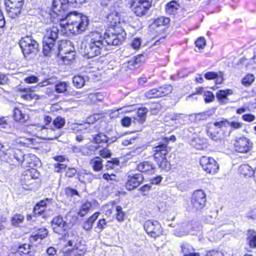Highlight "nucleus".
Returning <instances> with one entry per match:
<instances>
[{
	"instance_id": "f257e3e1",
	"label": "nucleus",
	"mask_w": 256,
	"mask_h": 256,
	"mask_svg": "<svg viewBox=\"0 0 256 256\" xmlns=\"http://www.w3.org/2000/svg\"><path fill=\"white\" fill-rule=\"evenodd\" d=\"M58 20H60V26L66 34L76 35L82 34L88 24V18L75 11L69 12L64 18H58Z\"/></svg>"
},
{
	"instance_id": "f03ea898",
	"label": "nucleus",
	"mask_w": 256,
	"mask_h": 256,
	"mask_svg": "<svg viewBox=\"0 0 256 256\" xmlns=\"http://www.w3.org/2000/svg\"><path fill=\"white\" fill-rule=\"evenodd\" d=\"M105 46L102 34L98 32H91L88 36L87 42L81 44V52L88 58H93L100 54Z\"/></svg>"
},
{
	"instance_id": "7ed1b4c3",
	"label": "nucleus",
	"mask_w": 256,
	"mask_h": 256,
	"mask_svg": "<svg viewBox=\"0 0 256 256\" xmlns=\"http://www.w3.org/2000/svg\"><path fill=\"white\" fill-rule=\"evenodd\" d=\"M228 121L226 120L209 123L207 124V132L210 138L213 140L220 141L224 138V136L222 132V129L227 126Z\"/></svg>"
},
{
	"instance_id": "20e7f679",
	"label": "nucleus",
	"mask_w": 256,
	"mask_h": 256,
	"mask_svg": "<svg viewBox=\"0 0 256 256\" xmlns=\"http://www.w3.org/2000/svg\"><path fill=\"white\" fill-rule=\"evenodd\" d=\"M19 44L24 56L36 52L38 46V42L31 36L22 38Z\"/></svg>"
},
{
	"instance_id": "39448f33",
	"label": "nucleus",
	"mask_w": 256,
	"mask_h": 256,
	"mask_svg": "<svg viewBox=\"0 0 256 256\" xmlns=\"http://www.w3.org/2000/svg\"><path fill=\"white\" fill-rule=\"evenodd\" d=\"M126 36L125 32L120 29V32H118L117 33L110 32H106L103 39L104 43L106 44L108 46H118L124 40Z\"/></svg>"
},
{
	"instance_id": "423d86ee",
	"label": "nucleus",
	"mask_w": 256,
	"mask_h": 256,
	"mask_svg": "<svg viewBox=\"0 0 256 256\" xmlns=\"http://www.w3.org/2000/svg\"><path fill=\"white\" fill-rule=\"evenodd\" d=\"M152 0H134L131 4L132 12L138 16L146 14L152 6Z\"/></svg>"
},
{
	"instance_id": "0eeeda50",
	"label": "nucleus",
	"mask_w": 256,
	"mask_h": 256,
	"mask_svg": "<svg viewBox=\"0 0 256 256\" xmlns=\"http://www.w3.org/2000/svg\"><path fill=\"white\" fill-rule=\"evenodd\" d=\"M4 4L8 16L14 18L20 13L24 2L23 0H4Z\"/></svg>"
},
{
	"instance_id": "6e6552de",
	"label": "nucleus",
	"mask_w": 256,
	"mask_h": 256,
	"mask_svg": "<svg viewBox=\"0 0 256 256\" xmlns=\"http://www.w3.org/2000/svg\"><path fill=\"white\" fill-rule=\"evenodd\" d=\"M144 228L148 234L154 238L160 236L162 232L161 224L156 220L146 221Z\"/></svg>"
},
{
	"instance_id": "1a4fd4ad",
	"label": "nucleus",
	"mask_w": 256,
	"mask_h": 256,
	"mask_svg": "<svg viewBox=\"0 0 256 256\" xmlns=\"http://www.w3.org/2000/svg\"><path fill=\"white\" fill-rule=\"evenodd\" d=\"M200 164L204 171L211 174L217 172L219 168L218 165L214 159L206 156H203L200 158Z\"/></svg>"
},
{
	"instance_id": "9d476101",
	"label": "nucleus",
	"mask_w": 256,
	"mask_h": 256,
	"mask_svg": "<svg viewBox=\"0 0 256 256\" xmlns=\"http://www.w3.org/2000/svg\"><path fill=\"white\" fill-rule=\"evenodd\" d=\"M206 202V194L202 190L194 192L192 196L191 204L195 210L202 209Z\"/></svg>"
},
{
	"instance_id": "9b49d317",
	"label": "nucleus",
	"mask_w": 256,
	"mask_h": 256,
	"mask_svg": "<svg viewBox=\"0 0 256 256\" xmlns=\"http://www.w3.org/2000/svg\"><path fill=\"white\" fill-rule=\"evenodd\" d=\"M143 180L144 178L141 174L129 172L127 174L126 188L128 190H134L142 184Z\"/></svg>"
},
{
	"instance_id": "f8f14e48",
	"label": "nucleus",
	"mask_w": 256,
	"mask_h": 256,
	"mask_svg": "<svg viewBox=\"0 0 256 256\" xmlns=\"http://www.w3.org/2000/svg\"><path fill=\"white\" fill-rule=\"evenodd\" d=\"M234 146L238 152L246 153L251 150L252 143L248 138L243 136L236 138Z\"/></svg>"
},
{
	"instance_id": "ddd939ff",
	"label": "nucleus",
	"mask_w": 256,
	"mask_h": 256,
	"mask_svg": "<svg viewBox=\"0 0 256 256\" xmlns=\"http://www.w3.org/2000/svg\"><path fill=\"white\" fill-rule=\"evenodd\" d=\"M172 86L170 85H164L158 88H153L145 93V96L148 98L162 97L170 93Z\"/></svg>"
},
{
	"instance_id": "4468645a",
	"label": "nucleus",
	"mask_w": 256,
	"mask_h": 256,
	"mask_svg": "<svg viewBox=\"0 0 256 256\" xmlns=\"http://www.w3.org/2000/svg\"><path fill=\"white\" fill-rule=\"evenodd\" d=\"M52 228L55 233L63 234L68 228V225L61 216H58L53 218Z\"/></svg>"
},
{
	"instance_id": "2eb2a0df",
	"label": "nucleus",
	"mask_w": 256,
	"mask_h": 256,
	"mask_svg": "<svg viewBox=\"0 0 256 256\" xmlns=\"http://www.w3.org/2000/svg\"><path fill=\"white\" fill-rule=\"evenodd\" d=\"M35 129L41 132V136L44 139L52 140L58 138V134L56 130L52 126H35Z\"/></svg>"
},
{
	"instance_id": "dca6fc26",
	"label": "nucleus",
	"mask_w": 256,
	"mask_h": 256,
	"mask_svg": "<svg viewBox=\"0 0 256 256\" xmlns=\"http://www.w3.org/2000/svg\"><path fill=\"white\" fill-rule=\"evenodd\" d=\"M56 42L43 40V53L46 56H50L52 54H56L58 47L55 45Z\"/></svg>"
},
{
	"instance_id": "f3484780",
	"label": "nucleus",
	"mask_w": 256,
	"mask_h": 256,
	"mask_svg": "<svg viewBox=\"0 0 256 256\" xmlns=\"http://www.w3.org/2000/svg\"><path fill=\"white\" fill-rule=\"evenodd\" d=\"M152 151L154 152V160L165 158L168 152L167 146L164 144L154 146Z\"/></svg>"
},
{
	"instance_id": "a211bd4d",
	"label": "nucleus",
	"mask_w": 256,
	"mask_h": 256,
	"mask_svg": "<svg viewBox=\"0 0 256 256\" xmlns=\"http://www.w3.org/2000/svg\"><path fill=\"white\" fill-rule=\"evenodd\" d=\"M68 4L66 0H54L52 8L54 13L59 17L67 8Z\"/></svg>"
},
{
	"instance_id": "6ab92c4d",
	"label": "nucleus",
	"mask_w": 256,
	"mask_h": 256,
	"mask_svg": "<svg viewBox=\"0 0 256 256\" xmlns=\"http://www.w3.org/2000/svg\"><path fill=\"white\" fill-rule=\"evenodd\" d=\"M192 228V224L190 222H182L178 226V227L174 230V234L179 237L184 236L190 232Z\"/></svg>"
},
{
	"instance_id": "aec40b11",
	"label": "nucleus",
	"mask_w": 256,
	"mask_h": 256,
	"mask_svg": "<svg viewBox=\"0 0 256 256\" xmlns=\"http://www.w3.org/2000/svg\"><path fill=\"white\" fill-rule=\"evenodd\" d=\"M22 166L24 168L26 167L32 168L38 166L39 163L38 158L32 154H26Z\"/></svg>"
},
{
	"instance_id": "412c9836",
	"label": "nucleus",
	"mask_w": 256,
	"mask_h": 256,
	"mask_svg": "<svg viewBox=\"0 0 256 256\" xmlns=\"http://www.w3.org/2000/svg\"><path fill=\"white\" fill-rule=\"evenodd\" d=\"M59 32L57 26H52L47 28L43 40L56 42L58 38Z\"/></svg>"
},
{
	"instance_id": "4be33fe9",
	"label": "nucleus",
	"mask_w": 256,
	"mask_h": 256,
	"mask_svg": "<svg viewBox=\"0 0 256 256\" xmlns=\"http://www.w3.org/2000/svg\"><path fill=\"white\" fill-rule=\"evenodd\" d=\"M186 115L184 114H167L165 116V121H172L175 124H182L184 122V118H186Z\"/></svg>"
},
{
	"instance_id": "5701e85b",
	"label": "nucleus",
	"mask_w": 256,
	"mask_h": 256,
	"mask_svg": "<svg viewBox=\"0 0 256 256\" xmlns=\"http://www.w3.org/2000/svg\"><path fill=\"white\" fill-rule=\"evenodd\" d=\"M13 117L15 121L22 124L27 122L29 118L28 114L22 112L18 108L14 109Z\"/></svg>"
},
{
	"instance_id": "b1692460",
	"label": "nucleus",
	"mask_w": 256,
	"mask_h": 256,
	"mask_svg": "<svg viewBox=\"0 0 256 256\" xmlns=\"http://www.w3.org/2000/svg\"><path fill=\"white\" fill-rule=\"evenodd\" d=\"M148 110L146 108H142L138 110L136 112V116L133 117V122L142 124L146 120Z\"/></svg>"
},
{
	"instance_id": "393cba45",
	"label": "nucleus",
	"mask_w": 256,
	"mask_h": 256,
	"mask_svg": "<svg viewBox=\"0 0 256 256\" xmlns=\"http://www.w3.org/2000/svg\"><path fill=\"white\" fill-rule=\"evenodd\" d=\"M10 152V154H8L10 156H13L18 163L22 164V162L24 160L26 154H24L23 152L18 149H12L9 148L8 152Z\"/></svg>"
},
{
	"instance_id": "a878e982",
	"label": "nucleus",
	"mask_w": 256,
	"mask_h": 256,
	"mask_svg": "<svg viewBox=\"0 0 256 256\" xmlns=\"http://www.w3.org/2000/svg\"><path fill=\"white\" fill-rule=\"evenodd\" d=\"M184 256H200L198 252H194V249L188 244H183L181 246Z\"/></svg>"
},
{
	"instance_id": "bb28decb",
	"label": "nucleus",
	"mask_w": 256,
	"mask_h": 256,
	"mask_svg": "<svg viewBox=\"0 0 256 256\" xmlns=\"http://www.w3.org/2000/svg\"><path fill=\"white\" fill-rule=\"evenodd\" d=\"M103 160L98 156L90 160V164L94 172H100L103 168Z\"/></svg>"
},
{
	"instance_id": "cd10ccee",
	"label": "nucleus",
	"mask_w": 256,
	"mask_h": 256,
	"mask_svg": "<svg viewBox=\"0 0 256 256\" xmlns=\"http://www.w3.org/2000/svg\"><path fill=\"white\" fill-rule=\"evenodd\" d=\"M144 56L142 54L134 57L128 62L127 66L131 70L138 68L140 64L144 60Z\"/></svg>"
},
{
	"instance_id": "c85d7f7f",
	"label": "nucleus",
	"mask_w": 256,
	"mask_h": 256,
	"mask_svg": "<svg viewBox=\"0 0 256 256\" xmlns=\"http://www.w3.org/2000/svg\"><path fill=\"white\" fill-rule=\"evenodd\" d=\"M246 242L250 248H256V232L249 230L247 232Z\"/></svg>"
},
{
	"instance_id": "c756f323",
	"label": "nucleus",
	"mask_w": 256,
	"mask_h": 256,
	"mask_svg": "<svg viewBox=\"0 0 256 256\" xmlns=\"http://www.w3.org/2000/svg\"><path fill=\"white\" fill-rule=\"evenodd\" d=\"M107 20L112 26L115 27L120 23V14L116 12H113L108 15Z\"/></svg>"
},
{
	"instance_id": "7c9ffc66",
	"label": "nucleus",
	"mask_w": 256,
	"mask_h": 256,
	"mask_svg": "<svg viewBox=\"0 0 256 256\" xmlns=\"http://www.w3.org/2000/svg\"><path fill=\"white\" fill-rule=\"evenodd\" d=\"M51 199L46 198L38 203L34 208V212L36 214L41 215L44 211L46 206V202H51Z\"/></svg>"
},
{
	"instance_id": "2f4dec72",
	"label": "nucleus",
	"mask_w": 256,
	"mask_h": 256,
	"mask_svg": "<svg viewBox=\"0 0 256 256\" xmlns=\"http://www.w3.org/2000/svg\"><path fill=\"white\" fill-rule=\"evenodd\" d=\"M20 90L26 92V94L21 96V97L24 100H32V99L38 98V96L32 92L30 88H21L20 89Z\"/></svg>"
},
{
	"instance_id": "473e14b6",
	"label": "nucleus",
	"mask_w": 256,
	"mask_h": 256,
	"mask_svg": "<svg viewBox=\"0 0 256 256\" xmlns=\"http://www.w3.org/2000/svg\"><path fill=\"white\" fill-rule=\"evenodd\" d=\"M239 172L245 177H250L254 175V170L248 164H242L239 168Z\"/></svg>"
},
{
	"instance_id": "72a5a7b5",
	"label": "nucleus",
	"mask_w": 256,
	"mask_h": 256,
	"mask_svg": "<svg viewBox=\"0 0 256 256\" xmlns=\"http://www.w3.org/2000/svg\"><path fill=\"white\" fill-rule=\"evenodd\" d=\"M86 251L85 247L81 246L74 248L69 253L64 254V256H84Z\"/></svg>"
},
{
	"instance_id": "f704fd0d",
	"label": "nucleus",
	"mask_w": 256,
	"mask_h": 256,
	"mask_svg": "<svg viewBox=\"0 0 256 256\" xmlns=\"http://www.w3.org/2000/svg\"><path fill=\"white\" fill-rule=\"evenodd\" d=\"M92 136V142L96 144H102L108 142L109 138L104 133L100 132Z\"/></svg>"
},
{
	"instance_id": "c9c22d12",
	"label": "nucleus",
	"mask_w": 256,
	"mask_h": 256,
	"mask_svg": "<svg viewBox=\"0 0 256 256\" xmlns=\"http://www.w3.org/2000/svg\"><path fill=\"white\" fill-rule=\"evenodd\" d=\"M138 170L142 172H148L154 170V166L152 164L149 162H144L140 163L137 166Z\"/></svg>"
},
{
	"instance_id": "e433bc0d",
	"label": "nucleus",
	"mask_w": 256,
	"mask_h": 256,
	"mask_svg": "<svg viewBox=\"0 0 256 256\" xmlns=\"http://www.w3.org/2000/svg\"><path fill=\"white\" fill-rule=\"evenodd\" d=\"M68 238H69L68 241V244L70 246H76V248L78 247L76 246V242L78 238V236L76 232L74 230H72L68 234Z\"/></svg>"
},
{
	"instance_id": "4c0bfd02",
	"label": "nucleus",
	"mask_w": 256,
	"mask_h": 256,
	"mask_svg": "<svg viewBox=\"0 0 256 256\" xmlns=\"http://www.w3.org/2000/svg\"><path fill=\"white\" fill-rule=\"evenodd\" d=\"M72 151L76 154H82L84 156H90L91 154L90 151L89 150L86 146H74L72 148Z\"/></svg>"
},
{
	"instance_id": "58836bf2",
	"label": "nucleus",
	"mask_w": 256,
	"mask_h": 256,
	"mask_svg": "<svg viewBox=\"0 0 256 256\" xmlns=\"http://www.w3.org/2000/svg\"><path fill=\"white\" fill-rule=\"evenodd\" d=\"M86 79L80 76H76L73 78L72 82L77 88H81L84 86Z\"/></svg>"
},
{
	"instance_id": "ea45409f",
	"label": "nucleus",
	"mask_w": 256,
	"mask_h": 256,
	"mask_svg": "<svg viewBox=\"0 0 256 256\" xmlns=\"http://www.w3.org/2000/svg\"><path fill=\"white\" fill-rule=\"evenodd\" d=\"M70 44L71 42L69 40H62L58 46L59 52H63L64 53L66 54L71 52V48L70 50L65 49L67 46H70Z\"/></svg>"
},
{
	"instance_id": "a19ab883",
	"label": "nucleus",
	"mask_w": 256,
	"mask_h": 256,
	"mask_svg": "<svg viewBox=\"0 0 256 256\" xmlns=\"http://www.w3.org/2000/svg\"><path fill=\"white\" fill-rule=\"evenodd\" d=\"M92 204L90 202H86L82 204L80 206L78 214L80 216H84L89 211L91 208Z\"/></svg>"
},
{
	"instance_id": "79ce46f5",
	"label": "nucleus",
	"mask_w": 256,
	"mask_h": 256,
	"mask_svg": "<svg viewBox=\"0 0 256 256\" xmlns=\"http://www.w3.org/2000/svg\"><path fill=\"white\" fill-rule=\"evenodd\" d=\"M178 4L175 1H172L166 5V11L168 14H172L178 8Z\"/></svg>"
},
{
	"instance_id": "37998d69",
	"label": "nucleus",
	"mask_w": 256,
	"mask_h": 256,
	"mask_svg": "<svg viewBox=\"0 0 256 256\" xmlns=\"http://www.w3.org/2000/svg\"><path fill=\"white\" fill-rule=\"evenodd\" d=\"M116 220L120 222H123L125 219L126 214L122 210V208L120 206H116Z\"/></svg>"
},
{
	"instance_id": "c03bdc74",
	"label": "nucleus",
	"mask_w": 256,
	"mask_h": 256,
	"mask_svg": "<svg viewBox=\"0 0 256 256\" xmlns=\"http://www.w3.org/2000/svg\"><path fill=\"white\" fill-rule=\"evenodd\" d=\"M24 218V217L23 215L16 214L12 218V224L14 226H18L23 222Z\"/></svg>"
},
{
	"instance_id": "a18cd8bd",
	"label": "nucleus",
	"mask_w": 256,
	"mask_h": 256,
	"mask_svg": "<svg viewBox=\"0 0 256 256\" xmlns=\"http://www.w3.org/2000/svg\"><path fill=\"white\" fill-rule=\"evenodd\" d=\"M54 126H52L54 129H59L62 128L64 124H65V120L64 118L58 116L56 118L53 122L52 124Z\"/></svg>"
},
{
	"instance_id": "49530a36",
	"label": "nucleus",
	"mask_w": 256,
	"mask_h": 256,
	"mask_svg": "<svg viewBox=\"0 0 256 256\" xmlns=\"http://www.w3.org/2000/svg\"><path fill=\"white\" fill-rule=\"evenodd\" d=\"M154 160L159 166L160 168L166 170H168L170 169V164L166 160V157L162 158V159H158V160Z\"/></svg>"
},
{
	"instance_id": "de8ad7c7",
	"label": "nucleus",
	"mask_w": 256,
	"mask_h": 256,
	"mask_svg": "<svg viewBox=\"0 0 256 256\" xmlns=\"http://www.w3.org/2000/svg\"><path fill=\"white\" fill-rule=\"evenodd\" d=\"M254 80V76L253 74H248L242 79V83L244 86H248L252 83Z\"/></svg>"
},
{
	"instance_id": "09e8293b",
	"label": "nucleus",
	"mask_w": 256,
	"mask_h": 256,
	"mask_svg": "<svg viewBox=\"0 0 256 256\" xmlns=\"http://www.w3.org/2000/svg\"><path fill=\"white\" fill-rule=\"evenodd\" d=\"M195 44L198 50L196 52H200L201 49H203L206 45V40L204 37H200L195 42Z\"/></svg>"
},
{
	"instance_id": "8fccbe9b",
	"label": "nucleus",
	"mask_w": 256,
	"mask_h": 256,
	"mask_svg": "<svg viewBox=\"0 0 256 256\" xmlns=\"http://www.w3.org/2000/svg\"><path fill=\"white\" fill-rule=\"evenodd\" d=\"M170 22V19L168 18L160 17L154 20V24L156 26H159L168 24Z\"/></svg>"
},
{
	"instance_id": "3c124183",
	"label": "nucleus",
	"mask_w": 256,
	"mask_h": 256,
	"mask_svg": "<svg viewBox=\"0 0 256 256\" xmlns=\"http://www.w3.org/2000/svg\"><path fill=\"white\" fill-rule=\"evenodd\" d=\"M232 94V90H220L217 93V98L220 100H222L226 98L228 95Z\"/></svg>"
},
{
	"instance_id": "603ef678",
	"label": "nucleus",
	"mask_w": 256,
	"mask_h": 256,
	"mask_svg": "<svg viewBox=\"0 0 256 256\" xmlns=\"http://www.w3.org/2000/svg\"><path fill=\"white\" fill-rule=\"evenodd\" d=\"M68 88L67 84L65 82H60L56 86L55 89L56 92L58 93H62L65 92Z\"/></svg>"
},
{
	"instance_id": "864d4df0",
	"label": "nucleus",
	"mask_w": 256,
	"mask_h": 256,
	"mask_svg": "<svg viewBox=\"0 0 256 256\" xmlns=\"http://www.w3.org/2000/svg\"><path fill=\"white\" fill-rule=\"evenodd\" d=\"M22 180V182L24 184L30 185L32 184V182L34 180L32 178H31L30 176H28V174H27V172L26 170L23 174Z\"/></svg>"
},
{
	"instance_id": "5fc2aeb1",
	"label": "nucleus",
	"mask_w": 256,
	"mask_h": 256,
	"mask_svg": "<svg viewBox=\"0 0 256 256\" xmlns=\"http://www.w3.org/2000/svg\"><path fill=\"white\" fill-rule=\"evenodd\" d=\"M26 171L27 172V174H28V176H30L31 178H32L34 180L38 178L40 176V173L38 170L33 168L26 170Z\"/></svg>"
},
{
	"instance_id": "6e6d98bb",
	"label": "nucleus",
	"mask_w": 256,
	"mask_h": 256,
	"mask_svg": "<svg viewBox=\"0 0 256 256\" xmlns=\"http://www.w3.org/2000/svg\"><path fill=\"white\" fill-rule=\"evenodd\" d=\"M141 38H134L131 42V46L134 50H138L141 46Z\"/></svg>"
},
{
	"instance_id": "4d7b16f0",
	"label": "nucleus",
	"mask_w": 256,
	"mask_h": 256,
	"mask_svg": "<svg viewBox=\"0 0 256 256\" xmlns=\"http://www.w3.org/2000/svg\"><path fill=\"white\" fill-rule=\"evenodd\" d=\"M89 98L93 102L100 101L103 99V96L100 93H94L89 94Z\"/></svg>"
},
{
	"instance_id": "13d9d810",
	"label": "nucleus",
	"mask_w": 256,
	"mask_h": 256,
	"mask_svg": "<svg viewBox=\"0 0 256 256\" xmlns=\"http://www.w3.org/2000/svg\"><path fill=\"white\" fill-rule=\"evenodd\" d=\"M208 112H202L195 114V119L196 120H206L210 116Z\"/></svg>"
},
{
	"instance_id": "bf43d9fd",
	"label": "nucleus",
	"mask_w": 256,
	"mask_h": 256,
	"mask_svg": "<svg viewBox=\"0 0 256 256\" xmlns=\"http://www.w3.org/2000/svg\"><path fill=\"white\" fill-rule=\"evenodd\" d=\"M48 235V232L46 229L42 231V234H40L39 232L36 234L32 236L31 240L37 241L38 238L42 240Z\"/></svg>"
},
{
	"instance_id": "052dcab7",
	"label": "nucleus",
	"mask_w": 256,
	"mask_h": 256,
	"mask_svg": "<svg viewBox=\"0 0 256 256\" xmlns=\"http://www.w3.org/2000/svg\"><path fill=\"white\" fill-rule=\"evenodd\" d=\"M201 140L199 138H196L192 142V144L198 150H202L204 148L203 142L201 144Z\"/></svg>"
},
{
	"instance_id": "680f3d73",
	"label": "nucleus",
	"mask_w": 256,
	"mask_h": 256,
	"mask_svg": "<svg viewBox=\"0 0 256 256\" xmlns=\"http://www.w3.org/2000/svg\"><path fill=\"white\" fill-rule=\"evenodd\" d=\"M78 180L82 182H86V176H87L88 174L86 172V170H82L78 172Z\"/></svg>"
},
{
	"instance_id": "e2e57ef3",
	"label": "nucleus",
	"mask_w": 256,
	"mask_h": 256,
	"mask_svg": "<svg viewBox=\"0 0 256 256\" xmlns=\"http://www.w3.org/2000/svg\"><path fill=\"white\" fill-rule=\"evenodd\" d=\"M204 101L206 102H212L214 98V94L211 92H206L204 94Z\"/></svg>"
},
{
	"instance_id": "0e129e2a",
	"label": "nucleus",
	"mask_w": 256,
	"mask_h": 256,
	"mask_svg": "<svg viewBox=\"0 0 256 256\" xmlns=\"http://www.w3.org/2000/svg\"><path fill=\"white\" fill-rule=\"evenodd\" d=\"M24 80L28 84H34L38 82V79L36 76H32L26 78Z\"/></svg>"
},
{
	"instance_id": "69168bd1",
	"label": "nucleus",
	"mask_w": 256,
	"mask_h": 256,
	"mask_svg": "<svg viewBox=\"0 0 256 256\" xmlns=\"http://www.w3.org/2000/svg\"><path fill=\"white\" fill-rule=\"evenodd\" d=\"M106 220L104 218L100 220L97 224L96 228L101 232L106 227Z\"/></svg>"
},
{
	"instance_id": "338daca9",
	"label": "nucleus",
	"mask_w": 256,
	"mask_h": 256,
	"mask_svg": "<svg viewBox=\"0 0 256 256\" xmlns=\"http://www.w3.org/2000/svg\"><path fill=\"white\" fill-rule=\"evenodd\" d=\"M99 154L100 155L104 158H108L111 156V153L110 151L106 148H104L103 150H100V151Z\"/></svg>"
},
{
	"instance_id": "774afa93",
	"label": "nucleus",
	"mask_w": 256,
	"mask_h": 256,
	"mask_svg": "<svg viewBox=\"0 0 256 256\" xmlns=\"http://www.w3.org/2000/svg\"><path fill=\"white\" fill-rule=\"evenodd\" d=\"M206 256H224L223 253L218 250H212L208 252Z\"/></svg>"
}]
</instances>
